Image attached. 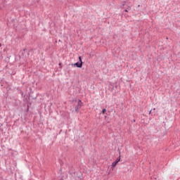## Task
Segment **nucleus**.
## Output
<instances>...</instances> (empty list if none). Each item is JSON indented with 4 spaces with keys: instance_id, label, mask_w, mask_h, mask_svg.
Here are the masks:
<instances>
[{
    "instance_id": "1",
    "label": "nucleus",
    "mask_w": 180,
    "mask_h": 180,
    "mask_svg": "<svg viewBox=\"0 0 180 180\" xmlns=\"http://www.w3.org/2000/svg\"><path fill=\"white\" fill-rule=\"evenodd\" d=\"M79 62H77L75 63V65H76L78 68H82V59H81V56L79 57Z\"/></svg>"
},
{
    "instance_id": "2",
    "label": "nucleus",
    "mask_w": 180,
    "mask_h": 180,
    "mask_svg": "<svg viewBox=\"0 0 180 180\" xmlns=\"http://www.w3.org/2000/svg\"><path fill=\"white\" fill-rule=\"evenodd\" d=\"M82 106V102L81 101V100H79L77 103V105L75 108L76 112H78V110L81 109Z\"/></svg>"
},
{
    "instance_id": "3",
    "label": "nucleus",
    "mask_w": 180,
    "mask_h": 180,
    "mask_svg": "<svg viewBox=\"0 0 180 180\" xmlns=\"http://www.w3.org/2000/svg\"><path fill=\"white\" fill-rule=\"evenodd\" d=\"M117 164H118V162H117V161H115V162H112V167L113 168H115V167H116V166L117 165Z\"/></svg>"
},
{
    "instance_id": "4",
    "label": "nucleus",
    "mask_w": 180,
    "mask_h": 180,
    "mask_svg": "<svg viewBox=\"0 0 180 180\" xmlns=\"http://www.w3.org/2000/svg\"><path fill=\"white\" fill-rule=\"evenodd\" d=\"M105 112H106V109L105 108L103 109L102 110L103 115H105Z\"/></svg>"
},
{
    "instance_id": "5",
    "label": "nucleus",
    "mask_w": 180,
    "mask_h": 180,
    "mask_svg": "<svg viewBox=\"0 0 180 180\" xmlns=\"http://www.w3.org/2000/svg\"><path fill=\"white\" fill-rule=\"evenodd\" d=\"M118 163L120 162V156H119V158L117 159L116 160Z\"/></svg>"
},
{
    "instance_id": "6",
    "label": "nucleus",
    "mask_w": 180,
    "mask_h": 180,
    "mask_svg": "<svg viewBox=\"0 0 180 180\" xmlns=\"http://www.w3.org/2000/svg\"><path fill=\"white\" fill-rule=\"evenodd\" d=\"M130 9H131V8H130V7H129V8H128V10H129V11H130Z\"/></svg>"
},
{
    "instance_id": "7",
    "label": "nucleus",
    "mask_w": 180,
    "mask_h": 180,
    "mask_svg": "<svg viewBox=\"0 0 180 180\" xmlns=\"http://www.w3.org/2000/svg\"><path fill=\"white\" fill-rule=\"evenodd\" d=\"M125 12H129V11H127V10H125Z\"/></svg>"
},
{
    "instance_id": "8",
    "label": "nucleus",
    "mask_w": 180,
    "mask_h": 180,
    "mask_svg": "<svg viewBox=\"0 0 180 180\" xmlns=\"http://www.w3.org/2000/svg\"><path fill=\"white\" fill-rule=\"evenodd\" d=\"M1 44H0V47H1Z\"/></svg>"
}]
</instances>
